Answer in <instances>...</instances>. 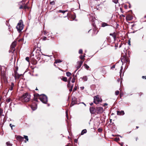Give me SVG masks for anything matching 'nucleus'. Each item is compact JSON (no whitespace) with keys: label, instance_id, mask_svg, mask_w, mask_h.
I'll return each instance as SVG.
<instances>
[{"label":"nucleus","instance_id":"obj_1","mask_svg":"<svg viewBox=\"0 0 146 146\" xmlns=\"http://www.w3.org/2000/svg\"><path fill=\"white\" fill-rule=\"evenodd\" d=\"M19 100L23 102H27L30 100V95L28 93H26L20 97Z\"/></svg>","mask_w":146,"mask_h":146},{"label":"nucleus","instance_id":"obj_2","mask_svg":"<svg viewBox=\"0 0 146 146\" xmlns=\"http://www.w3.org/2000/svg\"><path fill=\"white\" fill-rule=\"evenodd\" d=\"M37 95H38V98L43 103L46 104L47 102V96L44 94H42L39 95V94H37Z\"/></svg>","mask_w":146,"mask_h":146},{"label":"nucleus","instance_id":"obj_3","mask_svg":"<svg viewBox=\"0 0 146 146\" xmlns=\"http://www.w3.org/2000/svg\"><path fill=\"white\" fill-rule=\"evenodd\" d=\"M22 23L21 20H20L16 26V28L19 32H20L23 29V25L21 23Z\"/></svg>","mask_w":146,"mask_h":146},{"label":"nucleus","instance_id":"obj_4","mask_svg":"<svg viewBox=\"0 0 146 146\" xmlns=\"http://www.w3.org/2000/svg\"><path fill=\"white\" fill-rule=\"evenodd\" d=\"M96 113L97 114H100L104 111V109L102 107H97L96 108Z\"/></svg>","mask_w":146,"mask_h":146},{"label":"nucleus","instance_id":"obj_5","mask_svg":"<svg viewBox=\"0 0 146 146\" xmlns=\"http://www.w3.org/2000/svg\"><path fill=\"white\" fill-rule=\"evenodd\" d=\"M100 101V99L98 96H96L94 97V103L97 104L98 102Z\"/></svg>","mask_w":146,"mask_h":146},{"label":"nucleus","instance_id":"obj_6","mask_svg":"<svg viewBox=\"0 0 146 146\" xmlns=\"http://www.w3.org/2000/svg\"><path fill=\"white\" fill-rule=\"evenodd\" d=\"M90 111L91 114H95L96 112V109L93 107H90Z\"/></svg>","mask_w":146,"mask_h":146},{"label":"nucleus","instance_id":"obj_7","mask_svg":"<svg viewBox=\"0 0 146 146\" xmlns=\"http://www.w3.org/2000/svg\"><path fill=\"white\" fill-rule=\"evenodd\" d=\"M17 140L20 141H22L23 140V138L20 135L17 136L16 137Z\"/></svg>","mask_w":146,"mask_h":146},{"label":"nucleus","instance_id":"obj_8","mask_svg":"<svg viewBox=\"0 0 146 146\" xmlns=\"http://www.w3.org/2000/svg\"><path fill=\"white\" fill-rule=\"evenodd\" d=\"M124 112L123 111H117V114L118 115H123L124 114Z\"/></svg>","mask_w":146,"mask_h":146},{"label":"nucleus","instance_id":"obj_9","mask_svg":"<svg viewBox=\"0 0 146 146\" xmlns=\"http://www.w3.org/2000/svg\"><path fill=\"white\" fill-rule=\"evenodd\" d=\"M109 26V25L107 24V23L104 22L101 25V26L102 27H104L105 26Z\"/></svg>","mask_w":146,"mask_h":146},{"label":"nucleus","instance_id":"obj_10","mask_svg":"<svg viewBox=\"0 0 146 146\" xmlns=\"http://www.w3.org/2000/svg\"><path fill=\"white\" fill-rule=\"evenodd\" d=\"M14 86V84L12 82L10 88V90H12L13 89V88Z\"/></svg>","mask_w":146,"mask_h":146},{"label":"nucleus","instance_id":"obj_11","mask_svg":"<svg viewBox=\"0 0 146 146\" xmlns=\"http://www.w3.org/2000/svg\"><path fill=\"white\" fill-rule=\"evenodd\" d=\"M83 61H81L78 62V68H80L82 64Z\"/></svg>","mask_w":146,"mask_h":146},{"label":"nucleus","instance_id":"obj_12","mask_svg":"<svg viewBox=\"0 0 146 146\" xmlns=\"http://www.w3.org/2000/svg\"><path fill=\"white\" fill-rule=\"evenodd\" d=\"M16 46V43L15 42H13L11 45V47L12 48H14Z\"/></svg>","mask_w":146,"mask_h":146},{"label":"nucleus","instance_id":"obj_13","mask_svg":"<svg viewBox=\"0 0 146 146\" xmlns=\"http://www.w3.org/2000/svg\"><path fill=\"white\" fill-rule=\"evenodd\" d=\"M87 132V130L86 129L83 130L81 133V135H83L84 134L86 133Z\"/></svg>","mask_w":146,"mask_h":146},{"label":"nucleus","instance_id":"obj_14","mask_svg":"<svg viewBox=\"0 0 146 146\" xmlns=\"http://www.w3.org/2000/svg\"><path fill=\"white\" fill-rule=\"evenodd\" d=\"M110 35L111 36H112L113 37V38L114 40H115V38H116V36L115 35V33H114L113 34L110 33Z\"/></svg>","mask_w":146,"mask_h":146},{"label":"nucleus","instance_id":"obj_15","mask_svg":"<svg viewBox=\"0 0 146 146\" xmlns=\"http://www.w3.org/2000/svg\"><path fill=\"white\" fill-rule=\"evenodd\" d=\"M62 62V61H61V60H60V59H57V60H55V63H59L61 62Z\"/></svg>","mask_w":146,"mask_h":146},{"label":"nucleus","instance_id":"obj_16","mask_svg":"<svg viewBox=\"0 0 146 146\" xmlns=\"http://www.w3.org/2000/svg\"><path fill=\"white\" fill-rule=\"evenodd\" d=\"M6 145L7 146H12V144H11L9 141L7 142L6 143Z\"/></svg>","mask_w":146,"mask_h":146},{"label":"nucleus","instance_id":"obj_17","mask_svg":"<svg viewBox=\"0 0 146 146\" xmlns=\"http://www.w3.org/2000/svg\"><path fill=\"white\" fill-rule=\"evenodd\" d=\"M83 79L85 81H86L87 80L88 78L86 76H84L83 77Z\"/></svg>","mask_w":146,"mask_h":146},{"label":"nucleus","instance_id":"obj_18","mask_svg":"<svg viewBox=\"0 0 146 146\" xmlns=\"http://www.w3.org/2000/svg\"><path fill=\"white\" fill-rule=\"evenodd\" d=\"M85 57V55H81L80 58L81 60H83L84 59V57Z\"/></svg>","mask_w":146,"mask_h":146},{"label":"nucleus","instance_id":"obj_19","mask_svg":"<svg viewBox=\"0 0 146 146\" xmlns=\"http://www.w3.org/2000/svg\"><path fill=\"white\" fill-rule=\"evenodd\" d=\"M62 80L66 82L67 81V78L66 77H64L62 79Z\"/></svg>","mask_w":146,"mask_h":146},{"label":"nucleus","instance_id":"obj_20","mask_svg":"<svg viewBox=\"0 0 146 146\" xmlns=\"http://www.w3.org/2000/svg\"><path fill=\"white\" fill-rule=\"evenodd\" d=\"M71 74V73L69 72H68L66 73V76L68 77L70 76Z\"/></svg>","mask_w":146,"mask_h":146},{"label":"nucleus","instance_id":"obj_21","mask_svg":"<svg viewBox=\"0 0 146 146\" xmlns=\"http://www.w3.org/2000/svg\"><path fill=\"white\" fill-rule=\"evenodd\" d=\"M84 66L87 69H88L89 68V67L86 64H84Z\"/></svg>","mask_w":146,"mask_h":146},{"label":"nucleus","instance_id":"obj_22","mask_svg":"<svg viewBox=\"0 0 146 146\" xmlns=\"http://www.w3.org/2000/svg\"><path fill=\"white\" fill-rule=\"evenodd\" d=\"M125 61L126 62V63H127V62L128 63L129 62V60L128 58H125Z\"/></svg>","mask_w":146,"mask_h":146},{"label":"nucleus","instance_id":"obj_23","mask_svg":"<svg viewBox=\"0 0 146 146\" xmlns=\"http://www.w3.org/2000/svg\"><path fill=\"white\" fill-rule=\"evenodd\" d=\"M3 112V110L1 108H0V116H1L2 115V114Z\"/></svg>","mask_w":146,"mask_h":146},{"label":"nucleus","instance_id":"obj_24","mask_svg":"<svg viewBox=\"0 0 146 146\" xmlns=\"http://www.w3.org/2000/svg\"><path fill=\"white\" fill-rule=\"evenodd\" d=\"M112 1L114 3L116 4L118 3V0H112Z\"/></svg>","mask_w":146,"mask_h":146},{"label":"nucleus","instance_id":"obj_25","mask_svg":"<svg viewBox=\"0 0 146 146\" xmlns=\"http://www.w3.org/2000/svg\"><path fill=\"white\" fill-rule=\"evenodd\" d=\"M24 138H25V139L27 140V141H28L29 139L28 138V136H27L24 135Z\"/></svg>","mask_w":146,"mask_h":146},{"label":"nucleus","instance_id":"obj_26","mask_svg":"<svg viewBox=\"0 0 146 146\" xmlns=\"http://www.w3.org/2000/svg\"><path fill=\"white\" fill-rule=\"evenodd\" d=\"M119 93V91L118 90L116 91L115 93V94L116 95H117Z\"/></svg>","mask_w":146,"mask_h":146},{"label":"nucleus","instance_id":"obj_27","mask_svg":"<svg viewBox=\"0 0 146 146\" xmlns=\"http://www.w3.org/2000/svg\"><path fill=\"white\" fill-rule=\"evenodd\" d=\"M75 102H74L73 101H72V103H71V104H70V105H71V106H73L75 104Z\"/></svg>","mask_w":146,"mask_h":146},{"label":"nucleus","instance_id":"obj_28","mask_svg":"<svg viewBox=\"0 0 146 146\" xmlns=\"http://www.w3.org/2000/svg\"><path fill=\"white\" fill-rule=\"evenodd\" d=\"M50 4L52 5H53L55 4V2L54 1H51L50 3Z\"/></svg>","mask_w":146,"mask_h":146},{"label":"nucleus","instance_id":"obj_29","mask_svg":"<svg viewBox=\"0 0 146 146\" xmlns=\"http://www.w3.org/2000/svg\"><path fill=\"white\" fill-rule=\"evenodd\" d=\"M119 140V138H116L114 139V140L115 141H118Z\"/></svg>","mask_w":146,"mask_h":146},{"label":"nucleus","instance_id":"obj_30","mask_svg":"<svg viewBox=\"0 0 146 146\" xmlns=\"http://www.w3.org/2000/svg\"><path fill=\"white\" fill-rule=\"evenodd\" d=\"M83 51L81 49H80L79 51V54H82V53Z\"/></svg>","mask_w":146,"mask_h":146},{"label":"nucleus","instance_id":"obj_31","mask_svg":"<svg viewBox=\"0 0 146 146\" xmlns=\"http://www.w3.org/2000/svg\"><path fill=\"white\" fill-rule=\"evenodd\" d=\"M25 59L28 62H29V57H26L25 58Z\"/></svg>","mask_w":146,"mask_h":146},{"label":"nucleus","instance_id":"obj_32","mask_svg":"<svg viewBox=\"0 0 146 146\" xmlns=\"http://www.w3.org/2000/svg\"><path fill=\"white\" fill-rule=\"evenodd\" d=\"M122 70H123V67H122V66H121V69L120 70V74H121V73L122 72Z\"/></svg>","mask_w":146,"mask_h":146},{"label":"nucleus","instance_id":"obj_33","mask_svg":"<svg viewBox=\"0 0 146 146\" xmlns=\"http://www.w3.org/2000/svg\"><path fill=\"white\" fill-rule=\"evenodd\" d=\"M24 8L25 9H28L29 8V7H28L27 5L26 4L24 7Z\"/></svg>","mask_w":146,"mask_h":146},{"label":"nucleus","instance_id":"obj_34","mask_svg":"<svg viewBox=\"0 0 146 146\" xmlns=\"http://www.w3.org/2000/svg\"><path fill=\"white\" fill-rule=\"evenodd\" d=\"M70 86H71V85H70V82H68V84L67 85V86L69 88H70Z\"/></svg>","mask_w":146,"mask_h":146},{"label":"nucleus","instance_id":"obj_35","mask_svg":"<svg viewBox=\"0 0 146 146\" xmlns=\"http://www.w3.org/2000/svg\"><path fill=\"white\" fill-rule=\"evenodd\" d=\"M68 111H66V117H67V119L68 118Z\"/></svg>","mask_w":146,"mask_h":146},{"label":"nucleus","instance_id":"obj_36","mask_svg":"<svg viewBox=\"0 0 146 146\" xmlns=\"http://www.w3.org/2000/svg\"><path fill=\"white\" fill-rule=\"evenodd\" d=\"M75 79L74 78H72V79L71 81L72 82L74 83L75 82Z\"/></svg>","mask_w":146,"mask_h":146},{"label":"nucleus","instance_id":"obj_37","mask_svg":"<svg viewBox=\"0 0 146 146\" xmlns=\"http://www.w3.org/2000/svg\"><path fill=\"white\" fill-rule=\"evenodd\" d=\"M11 101V99H8L6 101L8 103L10 102Z\"/></svg>","mask_w":146,"mask_h":146},{"label":"nucleus","instance_id":"obj_38","mask_svg":"<svg viewBox=\"0 0 146 146\" xmlns=\"http://www.w3.org/2000/svg\"><path fill=\"white\" fill-rule=\"evenodd\" d=\"M66 11H62V10H61V11H60V12H61L62 13H64Z\"/></svg>","mask_w":146,"mask_h":146},{"label":"nucleus","instance_id":"obj_39","mask_svg":"<svg viewBox=\"0 0 146 146\" xmlns=\"http://www.w3.org/2000/svg\"><path fill=\"white\" fill-rule=\"evenodd\" d=\"M77 90V88L76 87H75L73 90V91L74 92L76 90Z\"/></svg>","mask_w":146,"mask_h":146},{"label":"nucleus","instance_id":"obj_40","mask_svg":"<svg viewBox=\"0 0 146 146\" xmlns=\"http://www.w3.org/2000/svg\"><path fill=\"white\" fill-rule=\"evenodd\" d=\"M46 39V36H44L43 37L42 40H45Z\"/></svg>","mask_w":146,"mask_h":146},{"label":"nucleus","instance_id":"obj_41","mask_svg":"<svg viewBox=\"0 0 146 146\" xmlns=\"http://www.w3.org/2000/svg\"><path fill=\"white\" fill-rule=\"evenodd\" d=\"M71 79H72V78L71 77H70L69 78V79H68V82H70V80H71Z\"/></svg>","mask_w":146,"mask_h":146},{"label":"nucleus","instance_id":"obj_42","mask_svg":"<svg viewBox=\"0 0 146 146\" xmlns=\"http://www.w3.org/2000/svg\"><path fill=\"white\" fill-rule=\"evenodd\" d=\"M10 127L11 128V129H12V127L14 126L13 125H12L11 124H10L9 125Z\"/></svg>","mask_w":146,"mask_h":146},{"label":"nucleus","instance_id":"obj_43","mask_svg":"<svg viewBox=\"0 0 146 146\" xmlns=\"http://www.w3.org/2000/svg\"><path fill=\"white\" fill-rule=\"evenodd\" d=\"M23 6L21 5L20 6V7H19V8L20 9H23Z\"/></svg>","mask_w":146,"mask_h":146},{"label":"nucleus","instance_id":"obj_44","mask_svg":"<svg viewBox=\"0 0 146 146\" xmlns=\"http://www.w3.org/2000/svg\"><path fill=\"white\" fill-rule=\"evenodd\" d=\"M73 87V85H72L70 86V88H72V89Z\"/></svg>","mask_w":146,"mask_h":146},{"label":"nucleus","instance_id":"obj_45","mask_svg":"<svg viewBox=\"0 0 146 146\" xmlns=\"http://www.w3.org/2000/svg\"><path fill=\"white\" fill-rule=\"evenodd\" d=\"M80 88L81 90H82L84 88V87L82 86V87H80Z\"/></svg>","mask_w":146,"mask_h":146},{"label":"nucleus","instance_id":"obj_46","mask_svg":"<svg viewBox=\"0 0 146 146\" xmlns=\"http://www.w3.org/2000/svg\"><path fill=\"white\" fill-rule=\"evenodd\" d=\"M77 141H78V139H74V141L76 142V143H77Z\"/></svg>","mask_w":146,"mask_h":146},{"label":"nucleus","instance_id":"obj_47","mask_svg":"<svg viewBox=\"0 0 146 146\" xmlns=\"http://www.w3.org/2000/svg\"><path fill=\"white\" fill-rule=\"evenodd\" d=\"M120 17H125V16L124 15H120Z\"/></svg>","mask_w":146,"mask_h":146},{"label":"nucleus","instance_id":"obj_48","mask_svg":"<svg viewBox=\"0 0 146 146\" xmlns=\"http://www.w3.org/2000/svg\"><path fill=\"white\" fill-rule=\"evenodd\" d=\"M72 88H70L69 89V91H70V92H71V91H72Z\"/></svg>","mask_w":146,"mask_h":146},{"label":"nucleus","instance_id":"obj_49","mask_svg":"<svg viewBox=\"0 0 146 146\" xmlns=\"http://www.w3.org/2000/svg\"><path fill=\"white\" fill-rule=\"evenodd\" d=\"M115 68V66H113L111 68Z\"/></svg>","mask_w":146,"mask_h":146},{"label":"nucleus","instance_id":"obj_50","mask_svg":"<svg viewBox=\"0 0 146 146\" xmlns=\"http://www.w3.org/2000/svg\"><path fill=\"white\" fill-rule=\"evenodd\" d=\"M43 33L44 35H45L46 34V33L45 32H44Z\"/></svg>","mask_w":146,"mask_h":146},{"label":"nucleus","instance_id":"obj_51","mask_svg":"<svg viewBox=\"0 0 146 146\" xmlns=\"http://www.w3.org/2000/svg\"><path fill=\"white\" fill-rule=\"evenodd\" d=\"M93 104V103H91L90 104V106H92Z\"/></svg>","mask_w":146,"mask_h":146},{"label":"nucleus","instance_id":"obj_52","mask_svg":"<svg viewBox=\"0 0 146 146\" xmlns=\"http://www.w3.org/2000/svg\"><path fill=\"white\" fill-rule=\"evenodd\" d=\"M31 108H32L33 109V110H35L36 109V108H35V109H33V107H31Z\"/></svg>","mask_w":146,"mask_h":146},{"label":"nucleus","instance_id":"obj_53","mask_svg":"<svg viewBox=\"0 0 146 146\" xmlns=\"http://www.w3.org/2000/svg\"><path fill=\"white\" fill-rule=\"evenodd\" d=\"M128 43V44H130V41H129Z\"/></svg>","mask_w":146,"mask_h":146},{"label":"nucleus","instance_id":"obj_54","mask_svg":"<svg viewBox=\"0 0 146 146\" xmlns=\"http://www.w3.org/2000/svg\"><path fill=\"white\" fill-rule=\"evenodd\" d=\"M22 40V39H20V40H19V41H21Z\"/></svg>","mask_w":146,"mask_h":146},{"label":"nucleus","instance_id":"obj_55","mask_svg":"<svg viewBox=\"0 0 146 146\" xmlns=\"http://www.w3.org/2000/svg\"><path fill=\"white\" fill-rule=\"evenodd\" d=\"M108 105L106 103H105L104 104L105 105Z\"/></svg>","mask_w":146,"mask_h":146},{"label":"nucleus","instance_id":"obj_56","mask_svg":"<svg viewBox=\"0 0 146 146\" xmlns=\"http://www.w3.org/2000/svg\"><path fill=\"white\" fill-rule=\"evenodd\" d=\"M120 9L121 11L122 10V9L121 8H120Z\"/></svg>","mask_w":146,"mask_h":146},{"label":"nucleus","instance_id":"obj_57","mask_svg":"<svg viewBox=\"0 0 146 146\" xmlns=\"http://www.w3.org/2000/svg\"><path fill=\"white\" fill-rule=\"evenodd\" d=\"M82 103L84 104V105H85V106H86V105L85 104H84L83 102Z\"/></svg>","mask_w":146,"mask_h":146},{"label":"nucleus","instance_id":"obj_58","mask_svg":"<svg viewBox=\"0 0 146 146\" xmlns=\"http://www.w3.org/2000/svg\"><path fill=\"white\" fill-rule=\"evenodd\" d=\"M144 76H142V78H144Z\"/></svg>","mask_w":146,"mask_h":146},{"label":"nucleus","instance_id":"obj_59","mask_svg":"<svg viewBox=\"0 0 146 146\" xmlns=\"http://www.w3.org/2000/svg\"><path fill=\"white\" fill-rule=\"evenodd\" d=\"M138 127H138V126H137V127H136V128H138Z\"/></svg>","mask_w":146,"mask_h":146},{"label":"nucleus","instance_id":"obj_60","mask_svg":"<svg viewBox=\"0 0 146 146\" xmlns=\"http://www.w3.org/2000/svg\"><path fill=\"white\" fill-rule=\"evenodd\" d=\"M28 2L27 3H26V4H27H27H28Z\"/></svg>","mask_w":146,"mask_h":146},{"label":"nucleus","instance_id":"obj_61","mask_svg":"<svg viewBox=\"0 0 146 146\" xmlns=\"http://www.w3.org/2000/svg\"><path fill=\"white\" fill-rule=\"evenodd\" d=\"M146 76H145V79H146Z\"/></svg>","mask_w":146,"mask_h":146},{"label":"nucleus","instance_id":"obj_62","mask_svg":"<svg viewBox=\"0 0 146 146\" xmlns=\"http://www.w3.org/2000/svg\"><path fill=\"white\" fill-rule=\"evenodd\" d=\"M38 89H37V88H36V90H37Z\"/></svg>","mask_w":146,"mask_h":146},{"label":"nucleus","instance_id":"obj_63","mask_svg":"<svg viewBox=\"0 0 146 146\" xmlns=\"http://www.w3.org/2000/svg\"><path fill=\"white\" fill-rule=\"evenodd\" d=\"M119 136H120L121 137H121V136H119Z\"/></svg>","mask_w":146,"mask_h":146},{"label":"nucleus","instance_id":"obj_64","mask_svg":"<svg viewBox=\"0 0 146 146\" xmlns=\"http://www.w3.org/2000/svg\"><path fill=\"white\" fill-rule=\"evenodd\" d=\"M66 146H68V145H66Z\"/></svg>","mask_w":146,"mask_h":146}]
</instances>
